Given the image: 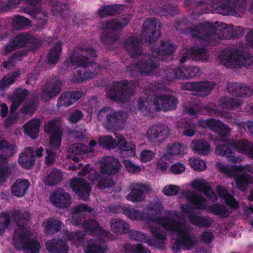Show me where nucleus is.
I'll return each instance as SVG.
<instances>
[{"label":"nucleus","instance_id":"c756f323","mask_svg":"<svg viewBox=\"0 0 253 253\" xmlns=\"http://www.w3.org/2000/svg\"><path fill=\"white\" fill-rule=\"evenodd\" d=\"M35 156L34 150L27 147L19 156L18 163L21 166L27 169H30L35 164Z\"/></svg>","mask_w":253,"mask_h":253},{"label":"nucleus","instance_id":"473e14b6","mask_svg":"<svg viewBox=\"0 0 253 253\" xmlns=\"http://www.w3.org/2000/svg\"><path fill=\"white\" fill-rule=\"evenodd\" d=\"M83 228L91 235H103L106 234V231L93 219L84 220Z\"/></svg>","mask_w":253,"mask_h":253},{"label":"nucleus","instance_id":"bf43d9fd","mask_svg":"<svg viewBox=\"0 0 253 253\" xmlns=\"http://www.w3.org/2000/svg\"><path fill=\"white\" fill-rule=\"evenodd\" d=\"M182 145L179 143H170L168 145L166 153L164 155L165 159H171L174 156L180 154Z\"/></svg>","mask_w":253,"mask_h":253},{"label":"nucleus","instance_id":"2eb2a0df","mask_svg":"<svg viewBox=\"0 0 253 253\" xmlns=\"http://www.w3.org/2000/svg\"><path fill=\"white\" fill-rule=\"evenodd\" d=\"M178 102L177 98L170 94L161 95L154 97L153 104L157 111L174 110Z\"/></svg>","mask_w":253,"mask_h":253},{"label":"nucleus","instance_id":"b1692460","mask_svg":"<svg viewBox=\"0 0 253 253\" xmlns=\"http://www.w3.org/2000/svg\"><path fill=\"white\" fill-rule=\"evenodd\" d=\"M227 90L229 93L237 97H249L253 93L252 89L246 86L245 84L239 83H228Z\"/></svg>","mask_w":253,"mask_h":253},{"label":"nucleus","instance_id":"3c124183","mask_svg":"<svg viewBox=\"0 0 253 253\" xmlns=\"http://www.w3.org/2000/svg\"><path fill=\"white\" fill-rule=\"evenodd\" d=\"M212 131L218 135L221 141L227 140V137L231 132L230 128L221 121L216 120Z\"/></svg>","mask_w":253,"mask_h":253},{"label":"nucleus","instance_id":"4be33fe9","mask_svg":"<svg viewBox=\"0 0 253 253\" xmlns=\"http://www.w3.org/2000/svg\"><path fill=\"white\" fill-rule=\"evenodd\" d=\"M93 152L94 149L81 143H75L71 145L68 150L69 157L75 162L79 161V156L82 154H86L88 157H91Z\"/></svg>","mask_w":253,"mask_h":253},{"label":"nucleus","instance_id":"6e6d98bb","mask_svg":"<svg viewBox=\"0 0 253 253\" xmlns=\"http://www.w3.org/2000/svg\"><path fill=\"white\" fill-rule=\"evenodd\" d=\"M20 75V71L16 70L8 74L7 75L3 76L0 81V89L5 90L6 88L15 82L16 78L19 77Z\"/></svg>","mask_w":253,"mask_h":253},{"label":"nucleus","instance_id":"0eeeda50","mask_svg":"<svg viewBox=\"0 0 253 253\" xmlns=\"http://www.w3.org/2000/svg\"><path fill=\"white\" fill-rule=\"evenodd\" d=\"M30 236L28 230L17 232L13 238L14 247L18 250L23 249L25 253H39L40 243L36 240L30 241Z\"/></svg>","mask_w":253,"mask_h":253},{"label":"nucleus","instance_id":"13d9d810","mask_svg":"<svg viewBox=\"0 0 253 253\" xmlns=\"http://www.w3.org/2000/svg\"><path fill=\"white\" fill-rule=\"evenodd\" d=\"M153 101L154 100L149 99V97H140L137 100L138 110L145 115L150 114L152 106H154Z\"/></svg>","mask_w":253,"mask_h":253},{"label":"nucleus","instance_id":"4c0bfd02","mask_svg":"<svg viewBox=\"0 0 253 253\" xmlns=\"http://www.w3.org/2000/svg\"><path fill=\"white\" fill-rule=\"evenodd\" d=\"M123 213L129 219L133 220L143 221L146 219L149 221L151 214L144 213L137 210L131 208L130 206H124L122 208Z\"/></svg>","mask_w":253,"mask_h":253},{"label":"nucleus","instance_id":"423d86ee","mask_svg":"<svg viewBox=\"0 0 253 253\" xmlns=\"http://www.w3.org/2000/svg\"><path fill=\"white\" fill-rule=\"evenodd\" d=\"M76 68H79L72 75L71 81L74 83H81L101 75L103 69L106 68L104 64H77Z\"/></svg>","mask_w":253,"mask_h":253},{"label":"nucleus","instance_id":"5701e85b","mask_svg":"<svg viewBox=\"0 0 253 253\" xmlns=\"http://www.w3.org/2000/svg\"><path fill=\"white\" fill-rule=\"evenodd\" d=\"M192 209L191 207L188 206L183 210V212L187 214V217L192 224L199 227H210L211 226L212 221L210 218L199 216L195 212H192L190 211V209Z\"/></svg>","mask_w":253,"mask_h":253},{"label":"nucleus","instance_id":"6e6552de","mask_svg":"<svg viewBox=\"0 0 253 253\" xmlns=\"http://www.w3.org/2000/svg\"><path fill=\"white\" fill-rule=\"evenodd\" d=\"M167 78L165 82L169 85L173 80L181 79H189L199 77L201 74V69L195 66H182L174 69H168Z\"/></svg>","mask_w":253,"mask_h":253},{"label":"nucleus","instance_id":"6ab92c4d","mask_svg":"<svg viewBox=\"0 0 253 253\" xmlns=\"http://www.w3.org/2000/svg\"><path fill=\"white\" fill-rule=\"evenodd\" d=\"M51 203L58 208L68 207L71 204L70 194L63 189H58L53 192L50 196Z\"/></svg>","mask_w":253,"mask_h":253},{"label":"nucleus","instance_id":"8fccbe9b","mask_svg":"<svg viewBox=\"0 0 253 253\" xmlns=\"http://www.w3.org/2000/svg\"><path fill=\"white\" fill-rule=\"evenodd\" d=\"M192 143L194 152L198 154L206 156L210 152L211 146L206 140H195Z\"/></svg>","mask_w":253,"mask_h":253},{"label":"nucleus","instance_id":"5fc2aeb1","mask_svg":"<svg viewBox=\"0 0 253 253\" xmlns=\"http://www.w3.org/2000/svg\"><path fill=\"white\" fill-rule=\"evenodd\" d=\"M62 50L61 42L59 41L55 42L50 49L47 55V59L50 63H57L58 62Z\"/></svg>","mask_w":253,"mask_h":253},{"label":"nucleus","instance_id":"0e129e2a","mask_svg":"<svg viewBox=\"0 0 253 253\" xmlns=\"http://www.w3.org/2000/svg\"><path fill=\"white\" fill-rule=\"evenodd\" d=\"M44 130L47 134H53L54 133L62 131L60 129V125L56 119H52L44 125Z\"/></svg>","mask_w":253,"mask_h":253},{"label":"nucleus","instance_id":"37998d69","mask_svg":"<svg viewBox=\"0 0 253 253\" xmlns=\"http://www.w3.org/2000/svg\"><path fill=\"white\" fill-rule=\"evenodd\" d=\"M62 222L54 218L50 217L44 221L42 226L44 232L46 235H53L60 231Z\"/></svg>","mask_w":253,"mask_h":253},{"label":"nucleus","instance_id":"774afa93","mask_svg":"<svg viewBox=\"0 0 253 253\" xmlns=\"http://www.w3.org/2000/svg\"><path fill=\"white\" fill-rule=\"evenodd\" d=\"M126 248L128 251L133 253H150L148 249L140 243L136 245L128 244L126 245Z\"/></svg>","mask_w":253,"mask_h":253},{"label":"nucleus","instance_id":"9b49d317","mask_svg":"<svg viewBox=\"0 0 253 253\" xmlns=\"http://www.w3.org/2000/svg\"><path fill=\"white\" fill-rule=\"evenodd\" d=\"M133 68L138 70L139 73L141 75L145 76H155L158 78V80L160 84L164 85H167L165 82V80L167 78V72L168 69H161L159 67L160 64H131Z\"/></svg>","mask_w":253,"mask_h":253},{"label":"nucleus","instance_id":"603ef678","mask_svg":"<svg viewBox=\"0 0 253 253\" xmlns=\"http://www.w3.org/2000/svg\"><path fill=\"white\" fill-rule=\"evenodd\" d=\"M40 122L37 120H32L24 125L25 133L32 139H35L39 135Z\"/></svg>","mask_w":253,"mask_h":253},{"label":"nucleus","instance_id":"9d476101","mask_svg":"<svg viewBox=\"0 0 253 253\" xmlns=\"http://www.w3.org/2000/svg\"><path fill=\"white\" fill-rule=\"evenodd\" d=\"M221 3L215 7L217 13L223 15L237 16L244 13L247 6V0H219Z\"/></svg>","mask_w":253,"mask_h":253},{"label":"nucleus","instance_id":"dca6fc26","mask_svg":"<svg viewBox=\"0 0 253 253\" xmlns=\"http://www.w3.org/2000/svg\"><path fill=\"white\" fill-rule=\"evenodd\" d=\"M70 186L73 191L82 200L84 201L89 200L91 187L85 179L80 178L73 179L70 181Z\"/></svg>","mask_w":253,"mask_h":253},{"label":"nucleus","instance_id":"e2e57ef3","mask_svg":"<svg viewBox=\"0 0 253 253\" xmlns=\"http://www.w3.org/2000/svg\"><path fill=\"white\" fill-rule=\"evenodd\" d=\"M98 144L101 147L110 150L114 148L117 146V143L112 137L106 136L99 139Z\"/></svg>","mask_w":253,"mask_h":253},{"label":"nucleus","instance_id":"aec40b11","mask_svg":"<svg viewBox=\"0 0 253 253\" xmlns=\"http://www.w3.org/2000/svg\"><path fill=\"white\" fill-rule=\"evenodd\" d=\"M124 47L128 51L130 58H137L142 54V47L140 39L134 36L128 38L124 41Z\"/></svg>","mask_w":253,"mask_h":253},{"label":"nucleus","instance_id":"79ce46f5","mask_svg":"<svg viewBox=\"0 0 253 253\" xmlns=\"http://www.w3.org/2000/svg\"><path fill=\"white\" fill-rule=\"evenodd\" d=\"M25 12L29 14L31 18L38 21V24L43 26L45 25L48 20V13L46 11H41L38 8H26Z\"/></svg>","mask_w":253,"mask_h":253},{"label":"nucleus","instance_id":"cd10ccee","mask_svg":"<svg viewBox=\"0 0 253 253\" xmlns=\"http://www.w3.org/2000/svg\"><path fill=\"white\" fill-rule=\"evenodd\" d=\"M12 217L14 219L19 229V231H15V234L17 232L25 231L24 229L30 221V212L25 210H16L13 211Z\"/></svg>","mask_w":253,"mask_h":253},{"label":"nucleus","instance_id":"ea45409f","mask_svg":"<svg viewBox=\"0 0 253 253\" xmlns=\"http://www.w3.org/2000/svg\"><path fill=\"white\" fill-rule=\"evenodd\" d=\"M189 59L192 61L205 62L208 58L207 51L205 47L192 46L187 50Z\"/></svg>","mask_w":253,"mask_h":253},{"label":"nucleus","instance_id":"e433bc0d","mask_svg":"<svg viewBox=\"0 0 253 253\" xmlns=\"http://www.w3.org/2000/svg\"><path fill=\"white\" fill-rule=\"evenodd\" d=\"M117 145L119 146L122 157H135L136 147L132 142H128L124 138H121L118 139Z\"/></svg>","mask_w":253,"mask_h":253},{"label":"nucleus","instance_id":"c03bdc74","mask_svg":"<svg viewBox=\"0 0 253 253\" xmlns=\"http://www.w3.org/2000/svg\"><path fill=\"white\" fill-rule=\"evenodd\" d=\"M234 177L236 187L241 191H246L248 186L251 184H253V177L250 174L247 173L237 174L234 175Z\"/></svg>","mask_w":253,"mask_h":253},{"label":"nucleus","instance_id":"864d4df0","mask_svg":"<svg viewBox=\"0 0 253 253\" xmlns=\"http://www.w3.org/2000/svg\"><path fill=\"white\" fill-rule=\"evenodd\" d=\"M62 177V171L56 168H54L46 176L44 182L46 185L55 186L60 182Z\"/></svg>","mask_w":253,"mask_h":253},{"label":"nucleus","instance_id":"39448f33","mask_svg":"<svg viewBox=\"0 0 253 253\" xmlns=\"http://www.w3.org/2000/svg\"><path fill=\"white\" fill-rule=\"evenodd\" d=\"M15 145L9 143L5 139L0 140V150L2 151L0 154V186L7 181L12 172L7 160L15 153Z\"/></svg>","mask_w":253,"mask_h":253},{"label":"nucleus","instance_id":"72a5a7b5","mask_svg":"<svg viewBox=\"0 0 253 253\" xmlns=\"http://www.w3.org/2000/svg\"><path fill=\"white\" fill-rule=\"evenodd\" d=\"M248 59L249 55L239 49H234L221 58L226 61L225 63H246Z\"/></svg>","mask_w":253,"mask_h":253},{"label":"nucleus","instance_id":"7c9ffc66","mask_svg":"<svg viewBox=\"0 0 253 253\" xmlns=\"http://www.w3.org/2000/svg\"><path fill=\"white\" fill-rule=\"evenodd\" d=\"M107 246L104 239L94 238L87 241L86 253H104Z\"/></svg>","mask_w":253,"mask_h":253},{"label":"nucleus","instance_id":"20e7f679","mask_svg":"<svg viewBox=\"0 0 253 253\" xmlns=\"http://www.w3.org/2000/svg\"><path fill=\"white\" fill-rule=\"evenodd\" d=\"M128 81L124 80L113 82L106 88V95L110 100L124 103L134 95L135 86H127Z\"/></svg>","mask_w":253,"mask_h":253},{"label":"nucleus","instance_id":"58836bf2","mask_svg":"<svg viewBox=\"0 0 253 253\" xmlns=\"http://www.w3.org/2000/svg\"><path fill=\"white\" fill-rule=\"evenodd\" d=\"M185 197L190 204L195 207L194 209H206V200L202 195H199L195 192L187 191L185 192Z\"/></svg>","mask_w":253,"mask_h":253},{"label":"nucleus","instance_id":"f704fd0d","mask_svg":"<svg viewBox=\"0 0 253 253\" xmlns=\"http://www.w3.org/2000/svg\"><path fill=\"white\" fill-rule=\"evenodd\" d=\"M28 94V91L27 89L17 87L13 91L11 95L8 96V98L11 102L10 106H12L13 109L15 108H18L20 106Z\"/></svg>","mask_w":253,"mask_h":253},{"label":"nucleus","instance_id":"f257e3e1","mask_svg":"<svg viewBox=\"0 0 253 253\" xmlns=\"http://www.w3.org/2000/svg\"><path fill=\"white\" fill-rule=\"evenodd\" d=\"M184 33L207 45H215L220 39H237L243 37V27L226 24L218 21L204 22L184 28Z\"/></svg>","mask_w":253,"mask_h":253},{"label":"nucleus","instance_id":"a18cd8bd","mask_svg":"<svg viewBox=\"0 0 253 253\" xmlns=\"http://www.w3.org/2000/svg\"><path fill=\"white\" fill-rule=\"evenodd\" d=\"M124 6L121 4L107 5L101 6L97 11V14L101 18H106L120 13Z\"/></svg>","mask_w":253,"mask_h":253},{"label":"nucleus","instance_id":"c85d7f7f","mask_svg":"<svg viewBox=\"0 0 253 253\" xmlns=\"http://www.w3.org/2000/svg\"><path fill=\"white\" fill-rule=\"evenodd\" d=\"M47 250L51 253H67L69 247L66 241L56 238L48 240L45 243Z\"/></svg>","mask_w":253,"mask_h":253},{"label":"nucleus","instance_id":"f3484780","mask_svg":"<svg viewBox=\"0 0 253 253\" xmlns=\"http://www.w3.org/2000/svg\"><path fill=\"white\" fill-rule=\"evenodd\" d=\"M214 82H192L181 84L183 90L203 92L205 95H209L215 85Z\"/></svg>","mask_w":253,"mask_h":253},{"label":"nucleus","instance_id":"393cba45","mask_svg":"<svg viewBox=\"0 0 253 253\" xmlns=\"http://www.w3.org/2000/svg\"><path fill=\"white\" fill-rule=\"evenodd\" d=\"M83 95V91L82 90L64 92L58 99L57 106L68 107L80 99Z\"/></svg>","mask_w":253,"mask_h":253},{"label":"nucleus","instance_id":"a878e982","mask_svg":"<svg viewBox=\"0 0 253 253\" xmlns=\"http://www.w3.org/2000/svg\"><path fill=\"white\" fill-rule=\"evenodd\" d=\"M30 40V34L22 33L16 36L13 39L6 44L4 51L6 53L24 47Z\"/></svg>","mask_w":253,"mask_h":253},{"label":"nucleus","instance_id":"7ed1b4c3","mask_svg":"<svg viewBox=\"0 0 253 253\" xmlns=\"http://www.w3.org/2000/svg\"><path fill=\"white\" fill-rule=\"evenodd\" d=\"M129 19L127 17H123L121 19H112L106 22L102 28L99 38L102 43L105 45H111L116 42L120 39V35L118 30L127 25Z\"/></svg>","mask_w":253,"mask_h":253},{"label":"nucleus","instance_id":"338daca9","mask_svg":"<svg viewBox=\"0 0 253 253\" xmlns=\"http://www.w3.org/2000/svg\"><path fill=\"white\" fill-rule=\"evenodd\" d=\"M11 222L9 213L6 212L0 213V232L3 233L9 227Z\"/></svg>","mask_w":253,"mask_h":253},{"label":"nucleus","instance_id":"bb28decb","mask_svg":"<svg viewBox=\"0 0 253 253\" xmlns=\"http://www.w3.org/2000/svg\"><path fill=\"white\" fill-rule=\"evenodd\" d=\"M62 81L59 79L56 80L53 83L46 84L45 87L42 90L41 96L42 99L49 101L52 97L56 96L61 90Z\"/></svg>","mask_w":253,"mask_h":253},{"label":"nucleus","instance_id":"1a4fd4ad","mask_svg":"<svg viewBox=\"0 0 253 253\" xmlns=\"http://www.w3.org/2000/svg\"><path fill=\"white\" fill-rule=\"evenodd\" d=\"M148 209L150 211H155L156 214V215L151 214V218H149V221L158 223L167 231L176 232L177 233L181 229V223L175 218L166 216L162 217L156 216L157 215L160 213L161 211L160 205H155L153 206H149Z\"/></svg>","mask_w":253,"mask_h":253},{"label":"nucleus","instance_id":"09e8293b","mask_svg":"<svg viewBox=\"0 0 253 253\" xmlns=\"http://www.w3.org/2000/svg\"><path fill=\"white\" fill-rule=\"evenodd\" d=\"M112 231L117 234H127L129 231V224L123 219H115L111 222Z\"/></svg>","mask_w":253,"mask_h":253},{"label":"nucleus","instance_id":"c9c22d12","mask_svg":"<svg viewBox=\"0 0 253 253\" xmlns=\"http://www.w3.org/2000/svg\"><path fill=\"white\" fill-rule=\"evenodd\" d=\"M148 187L144 184H136L134 185L130 193L126 196L127 200L133 202H142L145 199V194L143 189L147 190Z\"/></svg>","mask_w":253,"mask_h":253},{"label":"nucleus","instance_id":"052dcab7","mask_svg":"<svg viewBox=\"0 0 253 253\" xmlns=\"http://www.w3.org/2000/svg\"><path fill=\"white\" fill-rule=\"evenodd\" d=\"M128 232L130 239L140 242L147 243L150 246L153 245L151 239L145 234L135 230H130Z\"/></svg>","mask_w":253,"mask_h":253},{"label":"nucleus","instance_id":"2f4dec72","mask_svg":"<svg viewBox=\"0 0 253 253\" xmlns=\"http://www.w3.org/2000/svg\"><path fill=\"white\" fill-rule=\"evenodd\" d=\"M31 185L30 181L26 179H18L11 186L12 195L17 197H22L27 193Z\"/></svg>","mask_w":253,"mask_h":253},{"label":"nucleus","instance_id":"4d7b16f0","mask_svg":"<svg viewBox=\"0 0 253 253\" xmlns=\"http://www.w3.org/2000/svg\"><path fill=\"white\" fill-rule=\"evenodd\" d=\"M208 211L211 213L224 218L229 217L230 214V212L226 207L218 203L213 204L209 206Z\"/></svg>","mask_w":253,"mask_h":253},{"label":"nucleus","instance_id":"ddd939ff","mask_svg":"<svg viewBox=\"0 0 253 253\" xmlns=\"http://www.w3.org/2000/svg\"><path fill=\"white\" fill-rule=\"evenodd\" d=\"M141 36L146 42L152 43L161 36L160 28L157 27V21L151 18L145 21L142 26Z\"/></svg>","mask_w":253,"mask_h":253},{"label":"nucleus","instance_id":"69168bd1","mask_svg":"<svg viewBox=\"0 0 253 253\" xmlns=\"http://www.w3.org/2000/svg\"><path fill=\"white\" fill-rule=\"evenodd\" d=\"M180 125L183 128L182 133L184 135L192 137L195 134L196 127L193 123L185 121L182 122Z\"/></svg>","mask_w":253,"mask_h":253},{"label":"nucleus","instance_id":"f03ea898","mask_svg":"<svg viewBox=\"0 0 253 253\" xmlns=\"http://www.w3.org/2000/svg\"><path fill=\"white\" fill-rule=\"evenodd\" d=\"M224 144L218 145L215 148V153L218 156L226 157L228 161L233 163L239 162L241 159L236 157L232 151V148L238 152L253 159V144L248 140L243 139L241 140H227L223 141Z\"/></svg>","mask_w":253,"mask_h":253},{"label":"nucleus","instance_id":"49530a36","mask_svg":"<svg viewBox=\"0 0 253 253\" xmlns=\"http://www.w3.org/2000/svg\"><path fill=\"white\" fill-rule=\"evenodd\" d=\"M51 10L54 15L60 14L62 18H66L69 16V7L67 2L51 1Z\"/></svg>","mask_w":253,"mask_h":253},{"label":"nucleus","instance_id":"412c9836","mask_svg":"<svg viewBox=\"0 0 253 253\" xmlns=\"http://www.w3.org/2000/svg\"><path fill=\"white\" fill-rule=\"evenodd\" d=\"M175 50L176 46L170 40L162 41L160 46L153 50L152 54L155 56L156 61H158L161 57L172 55Z\"/></svg>","mask_w":253,"mask_h":253},{"label":"nucleus","instance_id":"a19ab883","mask_svg":"<svg viewBox=\"0 0 253 253\" xmlns=\"http://www.w3.org/2000/svg\"><path fill=\"white\" fill-rule=\"evenodd\" d=\"M178 241H179L184 250L189 251L193 249L195 245V241L192 238L190 232L186 229H180L177 233Z\"/></svg>","mask_w":253,"mask_h":253},{"label":"nucleus","instance_id":"a211bd4d","mask_svg":"<svg viewBox=\"0 0 253 253\" xmlns=\"http://www.w3.org/2000/svg\"><path fill=\"white\" fill-rule=\"evenodd\" d=\"M122 166L119 160L115 157H104L101 162V172L109 175L117 174Z\"/></svg>","mask_w":253,"mask_h":253},{"label":"nucleus","instance_id":"de8ad7c7","mask_svg":"<svg viewBox=\"0 0 253 253\" xmlns=\"http://www.w3.org/2000/svg\"><path fill=\"white\" fill-rule=\"evenodd\" d=\"M166 128L163 125H154L149 127L147 130L146 136L150 142H155V140L162 137Z\"/></svg>","mask_w":253,"mask_h":253},{"label":"nucleus","instance_id":"4468645a","mask_svg":"<svg viewBox=\"0 0 253 253\" xmlns=\"http://www.w3.org/2000/svg\"><path fill=\"white\" fill-rule=\"evenodd\" d=\"M126 115L123 111H114L106 115L103 123L104 128L109 131L120 129L126 120Z\"/></svg>","mask_w":253,"mask_h":253},{"label":"nucleus","instance_id":"680f3d73","mask_svg":"<svg viewBox=\"0 0 253 253\" xmlns=\"http://www.w3.org/2000/svg\"><path fill=\"white\" fill-rule=\"evenodd\" d=\"M31 25L30 20L24 16L16 15L13 19L12 25L16 30H23L27 26Z\"/></svg>","mask_w":253,"mask_h":253},{"label":"nucleus","instance_id":"f8f14e48","mask_svg":"<svg viewBox=\"0 0 253 253\" xmlns=\"http://www.w3.org/2000/svg\"><path fill=\"white\" fill-rule=\"evenodd\" d=\"M85 51L87 55L90 57H97L96 50L92 47L86 45H81L74 48V51L70 55L68 60H66L64 63H96L86 56L82 55L80 52Z\"/></svg>","mask_w":253,"mask_h":253}]
</instances>
